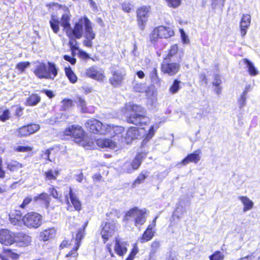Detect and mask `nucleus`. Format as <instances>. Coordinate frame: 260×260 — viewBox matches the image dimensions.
<instances>
[{"mask_svg": "<svg viewBox=\"0 0 260 260\" xmlns=\"http://www.w3.org/2000/svg\"><path fill=\"white\" fill-rule=\"evenodd\" d=\"M84 34L87 33V30L90 31L93 29L91 22L86 16L81 17L75 23L73 28L71 26L68 30H66V34L68 37H74L79 39L84 35Z\"/></svg>", "mask_w": 260, "mask_h": 260, "instance_id": "f257e3e1", "label": "nucleus"}, {"mask_svg": "<svg viewBox=\"0 0 260 260\" xmlns=\"http://www.w3.org/2000/svg\"><path fill=\"white\" fill-rule=\"evenodd\" d=\"M58 69L55 63L47 62V66L44 62H39L36 65L34 73L39 79L53 80L57 75Z\"/></svg>", "mask_w": 260, "mask_h": 260, "instance_id": "f03ea898", "label": "nucleus"}, {"mask_svg": "<svg viewBox=\"0 0 260 260\" xmlns=\"http://www.w3.org/2000/svg\"><path fill=\"white\" fill-rule=\"evenodd\" d=\"M132 111L126 116V121L135 125H146L149 121V117L145 115L144 109L139 105H133Z\"/></svg>", "mask_w": 260, "mask_h": 260, "instance_id": "7ed1b4c3", "label": "nucleus"}, {"mask_svg": "<svg viewBox=\"0 0 260 260\" xmlns=\"http://www.w3.org/2000/svg\"><path fill=\"white\" fill-rule=\"evenodd\" d=\"M64 134L74 138L75 143L80 145H85V133L82 127L77 125H72L67 128L64 131Z\"/></svg>", "mask_w": 260, "mask_h": 260, "instance_id": "20e7f679", "label": "nucleus"}, {"mask_svg": "<svg viewBox=\"0 0 260 260\" xmlns=\"http://www.w3.org/2000/svg\"><path fill=\"white\" fill-rule=\"evenodd\" d=\"M85 125L89 132L99 135H105L107 133V129L110 128L109 126H106V124H103L94 118L88 120Z\"/></svg>", "mask_w": 260, "mask_h": 260, "instance_id": "39448f33", "label": "nucleus"}, {"mask_svg": "<svg viewBox=\"0 0 260 260\" xmlns=\"http://www.w3.org/2000/svg\"><path fill=\"white\" fill-rule=\"evenodd\" d=\"M22 221L27 228L37 229L42 224V216L37 212H31L23 216Z\"/></svg>", "mask_w": 260, "mask_h": 260, "instance_id": "423d86ee", "label": "nucleus"}, {"mask_svg": "<svg viewBox=\"0 0 260 260\" xmlns=\"http://www.w3.org/2000/svg\"><path fill=\"white\" fill-rule=\"evenodd\" d=\"M117 66L111 67L112 76L109 79L110 83L114 87H117L121 85L124 77L126 75L125 71L123 68H118Z\"/></svg>", "mask_w": 260, "mask_h": 260, "instance_id": "0eeeda50", "label": "nucleus"}, {"mask_svg": "<svg viewBox=\"0 0 260 260\" xmlns=\"http://www.w3.org/2000/svg\"><path fill=\"white\" fill-rule=\"evenodd\" d=\"M87 225V222L85 223L81 228H79L78 230L77 233L76 235V238L74 240L75 246L72 249L66 254V257L72 256L76 257L78 255L77 252V250L79 249L81 240L85 236V230Z\"/></svg>", "mask_w": 260, "mask_h": 260, "instance_id": "6e6552de", "label": "nucleus"}, {"mask_svg": "<svg viewBox=\"0 0 260 260\" xmlns=\"http://www.w3.org/2000/svg\"><path fill=\"white\" fill-rule=\"evenodd\" d=\"M168 60L165 59L161 63V71L169 76L176 75L179 71L180 68L179 62H171V60Z\"/></svg>", "mask_w": 260, "mask_h": 260, "instance_id": "1a4fd4ad", "label": "nucleus"}, {"mask_svg": "<svg viewBox=\"0 0 260 260\" xmlns=\"http://www.w3.org/2000/svg\"><path fill=\"white\" fill-rule=\"evenodd\" d=\"M102 229L101 231L103 242L105 243L109 239L112 237L115 231V223L114 221L103 223L101 225Z\"/></svg>", "mask_w": 260, "mask_h": 260, "instance_id": "9d476101", "label": "nucleus"}, {"mask_svg": "<svg viewBox=\"0 0 260 260\" xmlns=\"http://www.w3.org/2000/svg\"><path fill=\"white\" fill-rule=\"evenodd\" d=\"M149 7L143 6L138 8L137 11L138 24L141 30L145 28L148 20V13L149 11Z\"/></svg>", "mask_w": 260, "mask_h": 260, "instance_id": "9b49d317", "label": "nucleus"}, {"mask_svg": "<svg viewBox=\"0 0 260 260\" xmlns=\"http://www.w3.org/2000/svg\"><path fill=\"white\" fill-rule=\"evenodd\" d=\"M15 234L6 229L0 230V243L5 245H11L15 243Z\"/></svg>", "mask_w": 260, "mask_h": 260, "instance_id": "f8f14e48", "label": "nucleus"}, {"mask_svg": "<svg viewBox=\"0 0 260 260\" xmlns=\"http://www.w3.org/2000/svg\"><path fill=\"white\" fill-rule=\"evenodd\" d=\"M128 245L127 241L116 237L115 239L114 251L119 256H123L127 251V247Z\"/></svg>", "mask_w": 260, "mask_h": 260, "instance_id": "ddd939ff", "label": "nucleus"}, {"mask_svg": "<svg viewBox=\"0 0 260 260\" xmlns=\"http://www.w3.org/2000/svg\"><path fill=\"white\" fill-rule=\"evenodd\" d=\"M201 149H198L193 153L188 154L180 163L177 164V166L180 165L185 166L189 162L197 164L201 159Z\"/></svg>", "mask_w": 260, "mask_h": 260, "instance_id": "4468645a", "label": "nucleus"}, {"mask_svg": "<svg viewBox=\"0 0 260 260\" xmlns=\"http://www.w3.org/2000/svg\"><path fill=\"white\" fill-rule=\"evenodd\" d=\"M85 74L88 77L99 81H103L105 77L104 74L96 66L86 69Z\"/></svg>", "mask_w": 260, "mask_h": 260, "instance_id": "2eb2a0df", "label": "nucleus"}, {"mask_svg": "<svg viewBox=\"0 0 260 260\" xmlns=\"http://www.w3.org/2000/svg\"><path fill=\"white\" fill-rule=\"evenodd\" d=\"M31 242V237L23 233H18L15 234V242L19 246H26Z\"/></svg>", "mask_w": 260, "mask_h": 260, "instance_id": "dca6fc26", "label": "nucleus"}, {"mask_svg": "<svg viewBox=\"0 0 260 260\" xmlns=\"http://www.w3.org/2000/svg\"><path fill=\"white\" fill-rule=\"evenodd\" d=\"M175 55L177 57V59L175 61L178 62H181L183 56V52L182 50H179L178 49V46L176 44H174L171 46L168 55L165 59L170 60L171 57Z\"/></svg>", "mask_w": 260, "mask_h": 260, "instance_id": "f3484780", "label": "nucleus"}, {"mask_svg": "<svg viewBox=\"0 0 260 260\" xmlns=\"http://www.w3.org/2000/svg\"><path fill=\"white\" fill-rule=\"evenodd\" d=\"M250 22L251 17L250 15L247 14H243L240 21L241 34L242 37L246 35L247 29L250 26Z\"/></svg>", "mask_w": 260, "mask_h": 260, "instance_id": "a211bd4d", "label": "nucleus"}, {"mask_svg": "<svg viewBox=\"0 0 260 260\" xmlns=\"http://www.w3.org/2000/svg\"><path fill=\"white\" fill-rule=\"evenodd\" d=\"M140 132L136 127H131L126 132L125 138V142L128 144L133 140L139 139Z\"/></svg>", "mask_w": 260, "mask_h": 260, "instance_id": "6ab92c4d", "label": "nucleus"}, {"mask_svg": "<svg viewBox=\"0 0 260 260\" xmlns=\"http://www.w3.org/2000/svg\"><path fill=\"white\" fill-rule=\"evenodd\" d=\"M159 38H169L174 35V31L170 27L159 26L156 27Z\"/></svg>", "mask_w": 260, "mask_h": 260, "instance_id": "aec40b11", "label": "nucleus"}, {"mask_svg": "<svg viewBox=\"0 0 260 260\" xmlns=\"http://www.w3.org/2000/svg\"><path fill=\"white\" fill-rule=\"evenodd\" d=\"M146 209H139L137 210V215H136L134 220L135 225L137 226L138 225H143L146 221Z\"/></svg>", "mask_w": 260, "mask_h": 260, "instance_id": "412c9836", "label": "nucleus"}, {"mask_svg": "<svg viewBox=\"0 0 260 260\" xmlns=\"http://www.w3.org/2000/svg\"><path fill=\"white\" fill-rule=\"evenodd\" d=\"M69 194L71 202L75 209L77 211H80L81 209V202L79 200L76 194L73 192L71 187H70Z\"/></svg>", "mask_w": 260, "mask_h": 260, "instance_id": "4be33fe9", "label": "nucleus"}, {"mask_svg": "<svg viewBox=\"0 0 260 260\" xmlns=\"http://www.w3.org/2000/svg\"><path fill=\"white\" fill-rule=\"evenodd\" d=\"M154 232L152 230V225H149L144 231L140 242L142 243L150 241L154 236Z\"/></svg>", "mask_w": 260, "mask_h": 260, "instance_id": "5701e85b", "label": "nucleus"}, {"mask_svg": "<svg viewBox=\"0 0 260 260\" xmlns=\"http://www.w3.org/2000/svg\"><path fill=\"white\" fill-rule=\"evenodd\" d=\"M84 37L85 38L83 41V44L86 47L91 48L92 46V40L95 39V34L93 29L90 31L87 30V33L84 34Z\"/></svg>", "mask_w": 260, "mask_h": 260, "instance_id": "b1692460", "label": "nucleus"}, {"mask_svg": "<svg viewBox=\"0 0 260 260\" xmlns=\"http://www.w3.org/2000/svg\"><path fill=\"white\" fill-rule=\"evenodd\" d=\"M98 145L102 148L114 149L116 147V143L110 139H101L97 141Z\"/></svg>", "mask_w": 260, "mask_h": 260, "instance_id": "393cba45", "label": "nucleus"}, {"mask_svg": "<svg viewBox=\"0 0 260 260\" xmlns=\"http://www.w3.org/2000/svg\"><path fill=\"white\" fill-rule=\"evenodd\" d=\"M138 209V207H135L127 211L123 217V221L126 223H127L129 221H134Z\"/></svg>", "mask_w": 260, "mask_h": 260, "instance_id": "a878e982", "label": "nucleus"}, {"mask_svg": "<svg viewBox=\"0 0 260 260\" xmlns=\"http://www.w3.org/2000/svg\"><path fill=\"white\" fill-rule=\"evenodd\" d=\"M145 157L146 154L144 153H139L137 154L135 158L131 162L134 171L139 168L142 162V159Z\"/></svg>", "mask_w": 260, "mask_h": 260, "instance_id": "bb28decb", "label": "nucleus"}, {"mask_svg": "<svg viewBox=\"0 0 260 260\" xmlns=\"http://www.w3.org/2000/svg\"><path fill=\"white\" fill-rule=\"evenodd\" d=\"M55 233L56 231L54 228L48 229L41 233L40 237L43 241H46L49 239L53 238L55 235Z\"/></svg>", "mask_w": 260, "mask_h": 260, "instance_id": "cd10ccee", "label": "nucleus"}, {"mask_svg": "<svg viewBox=\"0 0 260 260\" xmlns=\"http://www.w3.org/2000/svg\"><path fill=\"white\" fill-rule=\"evenodd\" d=\"M243 61L248 69V73L251 76H255L258 74V71L255 67L253 62L247 58L244 59Z\"/></svg>", "mask_w": 260, "mask_h": 260, "instance_id": "c85d7f7f", "label": "nucleus"}, {"mask_svg": "<svg viewBox=\"0 0 260 260\" xmlns=\"http://www.w3.org/2000/svg\"><path fill=\"white\" fill-rule=\"evenodd\" d=\"M41 101V98L37 94H32L26 100V105L29 106H34L37 105Z\"/></svg>", "mask_w": 260, "mask_h": 260, "instance_id": "c756f323", "label": "nucleus"}, {"mask_svg": "<svg viewBox=\"0 0 260 260\" xmlns=\"http://www.w3.org/2000/svg\"><path fill=\"white\" fill-rule=\"evenodd\" d=\"M7 168L11 172L17 171L22 167L21 164L15 160H11L6 162Z\"/></svg>", "mask_w": 260, "mask_h": 260, "instance_id": "7c9ffc66", "label": "nucleus"}, {"mask_svg": "<svg viewBox=\"0 0 260 260\" xmlns=\"http://www.w3.org/2000/svg\"><path fill=\"white\" fill-rule=\"evenodd\" d=\"M64 71L66 75L71 83H75L77 82V77L69 66L68 67H65Z\"/></svg>", "mask_w": 260, "mask_h": 260, "instance_id": "2f4dec72", "label": "nucleus"}, {"mask_svg": "<svg viewBox=\"0 0 260 260\" xmlns=\"http://www.w3.org/2000/svg\"><path fill=\"white\" fill-rule=\"evenodd\" d=\"M239 200H241V201L242 202L244 206L243 208L244 212H246L252 208L253 206V203L252 202V201L250 200L247 197H239Z\"/></svg>", "mask_w": 260, "mask_h": 260, "instance_id": "473e14b6", "label": "nucleus"}, {"mask_svg": "<svg viewBox=\"0 0 260 260\" xmlns=\"http://www.w3.org/2000/svg\"><path fill=\"white\" fill-rule=\"evenodd\" d=\"M70 18L68 14L64 13L62 15L60 21V25L64 29H66V31L68 30L71 26V24L70 23Z\"/></svg>", "mask_w": 260, "mask_h": 260, "instance_id": "72a5a7b5", "label": "nucleus"}, {"mask_svg": "<svg viewBox=\"0 0 260 260\" xmlns=\"http://www.w3.org/2000/svg\"><path fill=\"white\" fill-rule=\"evenodd\" d=\"M148 174L149 172L148 171L145 170L142 171L133 183V187H135L137 184H140L142 183L148 177Z\"/></svg>", "mask_w": 260, "mask_h": 260, "instance_id": "f704fd0d", "label": "nucleus"}, {"mask_svg": "<svg viewBox=\"0 0 260 260\" xmlns=\"http://www.w3.org/2000/svg\"><path fill=\"white\" fill-rule=\"evenodd\" d=\"M106 126H109V128H110L107 129V133H111V132H113L115 135L121 134L124 129V127L121 126L106 124Z\"/></svg>", "mask_w": 260, "mask_h": 260, "instance_id": "c9c22d12", "label": "nucleus"}, {"mask_svg": "<svg viewBox=\"0 0 260 260\" xmlns=\"http://www.w3.org/2000/svg\"><path fill=\"white\" fill-rule=\"evenodd\" d=\"M49 23L50 27L53 32L55 34H57L59 30V20L58 19L55 18L53 16H52L49 21Z\"/></svg>", "mask_w": 260, "mask_h": 260, "instance_id": "e433bc0d", "label": "nucleus"}, {"mask_svg": "<svg viewBox=\"0 0 260 260\" xmlns=\"http://www.w3.org/2000/svg\"><path fill=\"white\" fill-rule=\"evenodd\" d=\"M155 129L153 125L150 126L148 132L144 136L142 142V145L144 146L153 137L154 135Z\"/></svg>", "mask_w": 260, "mask_h": 260, "instance_id": "4c0bfd02", "label": "nucleus"}, {"mask_svg": "<svg viewBox=\"0 0 260 260\" xmlns=\"http://www.w3.org/2000/svg\"><path fill=\"white\" fill-rule=\"evenodd\" d=\"M181 82L178 79H175L173 84L170 86L169 91L172 94H175L178 92L181 88Z\"/></svg>", "mask_w": 260, "mask_h": 260, "instance_id": "58836bf2", "label": "nucleus"}, {"mask_svg": "<svg viewBox=\"0 0 260 260\" xmlns=\"http://www.w3.org/2000/svg\"><path fill=\"white\" fill-rule=\"evenodd\" d=\"M34 200L35 201H37L39 200H43L45 202V204L46 206L48 207L50 204V199L47 193L43 192L34 197Z\"/></svg>", "mask_w": 260, "mask_h": 260, "instance_id": "ea45409f", "label": "nucleus"}, {"mask_svg": "<svg viewBox=\"0 0 260 260\" xmlns=\"http://www.w3.org/2000/svg\"><path fill=\"white\" fill-rule=\"evenodd\" d=\"M150 78H151L152 83L158 84L160 83V79L157 75V70L156 68H153L152 71L150 72Z\"/></svg>", "mask_w": 260, "mask_h": 260, "instance_id": "a19ab883", "label": "nucleus"}, {"mask_svg": "<svg viewBox=\"0 0 260 260\" xmlns=\"http://www.w3.org/2000/svg\"><path fill=\"white\" fill-rule=\"evenodd\" d=\"M73 105V101L71 99H64L61 101V105L60 110L62 111H66L71 108Z\"/></svg>", "mask_w": 260, "mask_h": 260, "instance_id": "79ce46f5", "label": "nucleus"}, {"mask_svg": "<svg viewBox=\"0 0 260 260\" xmlns=\"http://www.w3.org/2000/svg\"><path fill=\"white\" fill-rule=\"evenodd\" d=\"M59 174L58 170L53 171L52 170H49L45 173V175L48 180H56Z\"/></svg>", "mask_w": 260, "mask_h": 260, "instance_id": "37998d69", "label": "nucleus"}, {"mask_svg": "<svg viewBox=\"0 0 260 260\" xmlns=\"http://www.w3.org/2000/svg\"><path fill=\"white\" fill-rule=\"evenodd\" d=\"M158 38H159V36H158V31L155 27L149 35L150 41L152 44L155 45Z\"/></svg>", "mask_w": 260, "mask_h": 260, "instance_id": "c03bdc74", "label": "nucleus"}, {"mask_svg": "<svg viewBox=\"0 0 260 260\" xmlns=\"http://www.w3.org/2000/svg\"><path fill=\"white\" fill-rule=\"evenodd\" d=\"M184 212L185 208L182 205L178 204L173 213V215L176 216L178 219H179L181 217Z\"/></svg>", "mask_w": 260, "mask_h": 260, "instance_id": "a18cd8bd", "label": "nucleus"}, {"mask_svg": "<svg viewBox=\"0 0 260 260\" xmlns=\"http://www.w3.org/2000/svg\"><path fill=\"white\" fill-rule=\"evenodd\" d=\"M224 254L219 251H215L209 256L210 260H223Z\"/></svg>", "mask_w": 260, "mask_h": 260, "instance_id": "49530a36", "label": "nucleus"}, {"mask_svg": "<svg viewBox=\"0 0 260 260\" xmlns=\"http://www.w3.org/2000/svg\"><path fill=\"white\" fill-rule=\"evenodd\" d=\"M28 128H27V125L23 126L19 128L17 131V135L20 137L30 135Z\"/></svg>", "mask_w": 260, "mask_h": 260, "instance_id": "de8ad7c7", "label": "nucleus"}, {"mask_svg": "<svg viewBox=\"0 0 260 260\" xmlns=\"http://www.w3.org/2000/svg\"><path fill=\"white\" fill-rule=\"evenodd\" d=\"M225 0H211V7L213 9H215L217 7L221 9L224 6Z\"/></svg>", "mask_w": 260, "mask_h": 260, "instance_id": "09e8293b", "label": "nucleus"}, {"mask_svg": "<svg viewBox=\"0 0 260 260\" xmlns=\"http://www.w3.org/2000/svg\"><path fill=\"white\" fill-rule=\"evenodd\" d=\"M10 112L9 110L8 109L0 112V120L1 121L5 122L8 120L10 117Z\"/></svg>", "mask_w": 260, "mask_h": 260, "instance_id": "8fccbe9b", "label": "nucleus"}, {"mask_svg": "<svg viewBox=\"0 0 260 260\" xmlns=\"http://www.w3.org/2000/svg\"><path fill=\"white\" fill-rule=\"evenodd\" d=\"M122 10L126 13H131L133 9V5L130 2H125L121 4Z\"/></svg>", "mask_w": 260, "mask_h": 260, "instance_id": "3c124183", "label": "nucleus"}, {"mask_svg": "<svg viewBox=\"0 0 260 260\" xmlns=\"http://www.w3.org/2000/svg\"><path fill=\"white\" fill-rule=\"evenodd\" d=\"M122 170L123 172L127 173H132L134 171L131 162H126L124 163L122 166Z\"/></svg>", "mask_w": 260, "mask_h": 260, "instance_id": "603ef678", "label": "nucleus"}, {"mask_svg": "<svg viewBox=\"0 0 260 260\" xmlns=\"http://www.w3.org/2000/svg\"><path fill=\"white\" fill-rule=\"evenodd\" d=\"M30 65V63L28 61H23L20 62L17 64L16 69L19 70L21 73L24 72L25 70L28 68Z\"/></svg>", "mask_w": 260, "mask_h": 260, "instance_id": "864d4df0", "label": "nucleus"}, {"mask_svg": "<svg viewBox=\"0 0 260 260\" xmlns=\"http://www.w3.org/2000/svg\"><path fill=\"white\" fill-rule=\"evenodd\" d=\"M29 134H34L39 130L40 126L39 124L35 123H30L27 125Z\"/></svg>", "mask_w": 260, "mask_h": 260, "instance_id": "5fc2aeb1", "label": "nucleus"}, {"mask_svg": "<svg viewBox=\"0 0 260 260\" xmlns=\"http://www.w3.org/2000/svg\"><path fill=\"white\" fill-rule=\"evenodd\" d=\"M77 103L79 104V105L81 107L82 110L83 112H86V102L84 99H83L81 96H77L76 98Z\"/></svg>", "mask_w": 260, "mask_h": 260, "instance_id": "6e6d98bb", "label": "nucleus"}, {"mask_svg": "<svg viewBox=\"0 0 260 260\" xmlns=\"http://www.w3.org/2000/svg\"><path fill=\"white\" fill-rule=\"evenodd\" d=\"M70 41L69 42V45L72 51H74L78 49V47L77 46V41L74 37H69Z\"/></svg>", "mask_w": 260, "mask_h": 260, "instance_id": "4d7b16f0", "label": "nucleus"}, {"mask_svg": "<svg viewBox=\"0 0 260 260\" xmlns=\"http://www.w3.org/2000/svg\"><path fill=\"white\" fill-rule=\"evenodd\" d=\"M134 90L138 92H144L146 91V88L144 84L141 83H136L134 85Z\"/></svg>", "mask_w": 260, "mask_h": 260, "instance_id": "13d9d810", "label": "nucleus"}, {"mask_svg": "<svg viewBox=\"0 0 260 260\" xmlns=\"http://www.w3.org/2000/svg\"><path fill=\"white\" fill-rule=\"evenodd\" d=\"M168 5L170 7L177 8L181 2V0H166Z\"/></svg>", "mask_w": 260, "mask_h": 260, "instance_id": "bf43d9fd", "label": "nucleus"}, {"mask_svg": "<svg viewBox=\"0 0 260 260\" xmlns=\"http://www.w3.org/2000/svg\"><path fill=\"white\" fill-rule=\"evenodd\" d=\"M49 191L50 194L55 199L60 201L61 195L59 196L58 191L56 190L55 188L54 187H50L49 189Z\"/></svg>", "mask_w": 260, "mask_h": 260, "instance_id": "052dcab7", "label": "nucleus"}, {"mask_svg": "<svg viewBox=\"0 0 260 260\" xmlns=\"http://www.w3.org/2000/svg\"><path fill=\"white\" fill-rule=\"evenodd\" d=\"M247 97V95L242 93L239 99L238 103L240 109L242 108L246 105Z\"/></svg>", "mask_w": 260, "mask_h": 260, "instance_id": "680f3d73", "label": "nucleus"}, {"mask_svg": "<svg viewBox=\"0 0 260 260\" xmlns=\"http://www.w3.org/2000/svg\"><path fill=\"white\" fill-rule=\"evenodd\" d=\"M15 108V115L17 117H20L23 114V108L18 106H15L12 107V108Z\"/></svg>", "mask_w": 260, "mask_h": 260, "instance_id": "e2e57ef3", "label": "nucleus"}, {"mask_svg": "<svg viewBox=\"0 0 260 260\" xmlns=\"http://www.w3.org/2000/svg\"><path fill=\"white\" fill-rule=\"evenodd\" d=\"M160 246V243L159 241L154 240L151 245V250L157 251Z\"/></svg>", "mask_w": 260, "mask_h": 260, "instance_id": "0e129e2a", "label": "nucleus"}, {"mask_svg": "<svg viewBox=\"0 0 260 260\" xmlns=\"http://www.w3.org/2000/svg\"><path fill=\"white\" fill-rule=\"evenodd\" d=\"M32 198L30 197H26L23 201L22 204L20 205V207L21 208H25V207L28 205L31 201Z\"/></svg>", "mask_w": 260, "mask_h": 260, "instance_id": "69168bd1", "label": "nucleus"}, {"mask_svg": "<svg viewBox=\"0 0 260 260\" xmlns=\"http://www.w3.org/2000/svg\"><path fill=\"white\" fill-rule=\"evenodd\" d=\"M63 58L65 60L70 62L72 65L75 64L76 62V59L75 58L68 55H64L63 56Z\"/></svg>", "mask_w": 260, "mask_h": 260, "instance_id": "338daca9", "label": "nucleus"}, {"mask_svg": "<svg viewBox=\"0 0 260 260\" xmlns=\"http://www.w3.org/2000/svg\"><path fill=\"white\" fill-rule=\"evenodd\" d=\"M221 83L220 76L218 75H215L214 78V81L212 82L213 86L218 87Z\"/></svg>", "mask_w": 260, "mask_h": 260, "instance_id": "774afa93", "label": "nucleus"}]
</instances>
